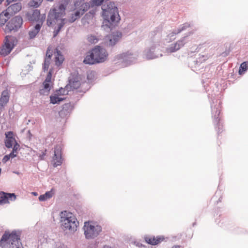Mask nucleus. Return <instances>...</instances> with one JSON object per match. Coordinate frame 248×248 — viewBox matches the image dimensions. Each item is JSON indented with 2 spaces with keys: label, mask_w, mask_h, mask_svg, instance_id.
Listing matches in <instances>:
<instances>
[{
  "label": "nucleus",
  "mask_w": 248,
  "mask_h": 248,
  "mask_svg": "<svg viewBox=\"0 0 248 248\" xmlns=\"http://www.w3.org/2000/svg\"><path fill=\"white\" fill-rule=\"evenodd\" d=\"M54 153L52 162L54 167H56L61 165L62 163L61 147L59 145L56 146L54 148Z\"/></svg>",
  "instance_id": "obj_11"
},
{
  "label": "nucleus",
  "mask_w": 248,
  "mask_h": 248,
  "mask_svg": "<svg viewBox=\"0 0 248 248\" xmlns=\"http://www.w3.org/2000/svg\"><path fill=\"white\" fill-rule=\"evenodd\" d=\"M66 3H60L52 8L48 15L47 24L48 26H52L54 28V37L59 33L61 28L66 22L63 17L65 15Z\"/></svg>",
  "instance_id": "obj_1"
},
{
  "label": "nucleus",
  "mask_w": 248,
  "mask_h": 248,
  "mask_svg": "<svg viewBox=\"0 0 248 248\" xmlns=\"http://www.w3.org/2000/svg\"><path fill=\"white\" fill-rule=\"evenodd\" d=\"M10 91L7 90H4L1 92L0 96V108H2L6 105L10 99Z\"/></svg>",
  "instance_id": "obj_16"
},
{
  "label": "nucleus",
  "mask_w": 248,
  "mask_h": 248,
  "mask_svg": "<svg viewBox=\"0 0 248 248\" xmlns=\"http://www.w3.org/2000/svg\"><path fill=\"white\" fill-rule=\"evenodd\" d=\"M172 248H180V247L179 246H174Z\"/></svg>",
  "instance_id": "obj_37"
},
{
  "label": "nucleus",
  "mask_w": 248,
  "mask_h": 248,
  "mask_svg": "<svg viewBox=\"0 0 248 248\" xmlns=\"http://www.w3.org/2000/svg\"><path fill=\"white\" fill-rule=\"evenodd\" d=\"M89 53L83 61L85 64H93L104 62L107 60L108 56L106 49L99 46H95Z\"/></svg>",
  "instance_id": "obj_3"
},
{
  "label": "nucleus",
  "mask_w": 248,
  "mask_h": 248,
  "mask_svg": "<svg viewBox=\"0 0 248 248\" xmlns=\"http://www.w3.org/2000/svg\"><path fill=\"white\" fill-rule=\"evenodd\" d=\"M52 47L51 46H49L46 52V58L45 59L51 60V58L52 55Z\"/></svg>",
  "instance_id": "obj_28"
},
{
  "label": "nucleus",
  "mask_w": 248,
  "mask_h": 248,
  "mask_svg": "<svg viewBox=\"0 0 248 248\" xmlns=\"http://www.w3.org/2000/svg\"><path fill=\"white\" fill-rule=\"evenodd\" d=\"M23 24V19L20 16H16L12 18L6 24L3 30L5 33L12 31H17Z\"/></svg>",
  "instance_id": "obj_8"
},
{
  "label": "nucleus",
  "mask_w": 248,
  "mask_h": 248,
  "mask_svg": "<svg viewBox=\"0 0 248 248\" xmlns=\"http://www.w3.org/2000/svg\"><path fill=\"white\" fill-rule=\"evenodd\" d=\"M11 158L9 155H5L2 159L3 163H5L7 162Z\"/></svg>",
  "instance_id": "obj_35"
},
{
  "label": "nucleus",
  "mask_w": 248,
  "mask_h": 248,
  "mask_svg": "<svg viewBox=\"0 0 248 248\" xmlns=\"http://www.w3.org/2000/svg\"><path fill=\"white\" fill-rule=\"evenodd\" d=\"M25 16L28 20L30 21H36L38 23L42 20V18L44 17V20L46 19V16L45 14L41 15L40 12L39 10L35 9L31 12H27Z\"/></svg>",
  "instance_id": "obj_9"
},
{
  "label": "nucleus",
  "mask_w": 248,
  "mask_h": 248,
  "mask_svg": "<svg viewBox=\"0 0 248 248\" xmlns=\"http://www.w3.org/2000/svg\"><path fill=\"white\" fill-rule=\"evenodd\" d=\"M43 0H31L29 2L30 6L37 7L39 6Z\"/></svg>",
  "instance_id": "obj_27"
},
{
  "label": "nucleus",
  "mask_w": 248,
  "mask_h": 248,
  "mask_svg": "<svg viewBox=\"0 0 248 248\" xmlns=\"http://www.w3.org/2000/svg\"><path fill=\"white\" fill-rule=\"evenodd\" d=\"M87 40L88 42L91 44L96 43L98 41V38L94 35L89 36L87 38Z\"/></svg>",
  "instance_id": "obj_29"
},
{
  "label": "nucleus",
  "mask_w": 248,
  "mask_h": 248,
  "mask_svg": "<svg viewBox=\"0 0 248 248\" xmlns=\"http://www.w3.org/2000/svg\"><path fill=\"white\" fill-rule=\"evenodd\" d=\"M50 60L45 59L43 65V70L45 72L47 71L49 68Z\"/></svg>",
  "instance_id": "obj_31"
},
{
  "label": "nucleus",
  "mask_w": 248,
  "mask_h": 248,
  "mask_svg": "<svg viewBox=\"0 0 248 248\" xmlns=\"http://www.w3.org/2000/svg\"><path fill=\"white\" fill-rule=\"evenodd\" d=\"M19 149L20 145L19 144L15 145L13 148L12 151L10 154H9V156H10L11 158H13L15 157H16L18 154V151L19 150Z\"/></svg>",
  "instance_id": "obj_25"
},
{
  "label": "nucleus",
  "mask_w": 248,
  "mask_h": 248,
  "mask_svg": "<svg viewBox=\"0 0 248 248\" xmlns=\"http://www.w3.org/2000/svg\"><path fill=\"white\" fill-rule=\"evenodd\" d=\"M74 10H80L85 13L90 8V4L85 2V0H76L74 4Z\"/></svg>",
  "instance_id": "obj_14"
},
{
  "label": "nucleus",
  "mask_w": 248,
  "mask_h": 248,
  "mask_svg": "<svg viewBox=\"0 0 248 248\" xmlns=\"http://www.w3.org/2000/svg\"><path fill=\"white\" fill-rule=\"evenodd\" d=\"M248 68V62H243L240 65L239 73L240 74H242L245 72Z\"/></svg>",
  "instance_id": "obj_26"
},
{
  "label": "nucleus",
  "mask_w": 248,
  "mask_h": 248,
  "mask_svg": "<svg viewBox=\"0 0 248 248\" xmlns=\"http://www.w3.org/2000/svg\"><path fill=\"white\" fill-rule=\"evenodd\" d=\"M17 43L16 38L12 35L5 36L3 44L0 47V55L5 57L9 55Z\"/></svg>",
  "instance_id": "obj_6"
},
{
  "label": "nucleus",
  "mask_w": 248,
  "mask_h": 248,
  "mask_svg": "<svg viewBox=\"0 0 248 248\" xmlns=\"http://www.w3.org/2000/svg\"><path fill=\"white\" fill-rule=\"evenodd\" d=\"M4 0H0V4L2 3V2Z\"/></svg>",
  "instance_id": "obj_38"
},
{
  "label": "nucleus",
  "mask_w": 248,
  "mask_h": 248,
  "mask_svg": "<svg viewBox=\"0 0 248 248\" xmlns=\"http://www.w3.org/2000/svg\"><path fill=\"white\" fill-rule=\"evenodd\" d=\"M179 32H180V31H178L177 32H175V33H174V34H177V33H179Z\"/></svg>",
  "instance_id": "obj_39"
},
{
  "label": "nucleus",
  "mask_w": 248,
  "mask_h": 248,
  "mask_svg": "<svg viewBox=\"0 0 248 248\" xmlns=\"http://www.w3.org/2000/svg\"><path fill=\"white\" fill-rule=\"evenodd\" d=\"M145 242L150 245H156L161 243L164 240L163 236H146L144 237Z\"/></svg>",
  "instance_id": "obj_15"
},
{
  "label": "nucleus",
  "mask_w": 248,
  "mask_h": 248,
  "mask_svg": "<svg viewBox=\"0 0 248 248\" xmlns=\"http://www.w3.org/2000/svg\"><path fill=\"white\" fill-rule=\"evenodd\" d=\"M44 22V17L42 18V20L36 24V25L32 28H31L28 32L29 39H34L37 34L39 33L40 29L42 26L43 23Z\"/></svg>",
  "instance_id": "obj_13"
},
{
  "label": "nucleus",
  "mask_w": 248,
  "mask_h": 248,
  "mask_svg": "<svg viewBox=\"0 0 248 248\" xmlns=\"http://www.w3.org/2000/svg\"><path fill=\"white\" fill-rule=\"evenodd\" d=\"M83 229L85 237L88 239L97 236L102 231L101 226L90 221L84 223Z\"/></svg>",
  "instance_id": "obj_7"
},
{
  "label": "nucleus",
  "mask_w": 248,
  "mask_h": 248,
  "mask_svg": "<svg viewBox=\"0 0 248 248\" xmlns=\"http://www.w3.org/2000/svg\"><path fill=\"white\" fill-rule=\"evenodd\" d=\"M80 86V83L79 81H75L70 82V86L72 89H78Z\"/></svg>",
  "instance_id": "obj_32"
},
{
  "label": "nucleus",
  "mask_w": 248,
  "mask_h": 248,
  "mask_svg": "<svg viewBox=\"0 0 248 248\" xmlns=\"http://www.w3.org/2000/svg\"><path fill=\"white\" fill-rule=\"evenodd\" d=\"M102 9L104 25L110 28L111 26L117 23L120 20L118 8L114 2L109 1L104 4L102 7Z\"/></svg>",
  "instance_id": "obj_2"
},
{
  "label": "nucleus",
  "mask_w": 248,
  "mask_h": 248,
  "mask_svg": "<svg viewBox=\"0 0 248 248\" xmlns=\"http://www.w3.org/2000/svg\"><path fill=\"white\" fill-rule=\"evenodd\" d=\"M184 44L185 43L183 40H179L175 44H172L169 47L167 48L166 51L168 53L174 52L183 46Z\"/></svg>",
  "instance_id": "obj_18"
},
{
  "label": "nucleus",
  "mask_w": 248,
  "mask_h": 248,
  "mask_svg": "<svg viewBox=\"0 0 248 248\" xmlns=\"http://www.w3.org/2000/svg\"><path fill=\"white\" fill-rule=\"evenodd\" d=\"M121 33L119 32H116L108 36L107 37L109 40L108 45L109 46L114 45L116 42L121 38Z\"/></svg>",
  "instance_id": "obj_21"
},
{
  "label": "nucleus",
  "mask_w": 248,
  "mask_h": 248,
  "mask_svg": "<svg viewBox=\"0 0 248 248\" xmlns=\"http://www.w3.org/2000/svg\"><path fill=\"white\" fill-rule=\"evenodd\" d=\"M74 13L71 14L69 16L68 20L70 23L74 22L77 19L79 18L81 16L83 15L84 13L80 11V10L73 9Z\"/></svg>",
  "instance_id": "obj_22"
},
{
  "label": "nucleus",
  "mask_w": 248,
  "mask_h": 248,
  "mask_svg": "<svg viewBox=\"0 0 248 248\" xmlns=\"http://www.w3.org/2000/svg\"><path fill=\"white\" fill-rule=\"evenodd\" d=\"M62 91H63V92H65L64 90H63L62 88L59 90V91H57V93L51 95L50 96V103L55 104H59L60 102L63 101L64 100V98H62V97H60L59 96V95H60L62 93Z\"/></svg>",
  "instance_id": "obj_19"
},
{
  "label": "nucleus",
  "mask_w": 248,
  "mask_h": 248,
  "mask_svg": "<svg viewBox=\"0 0 248 248\" xmlns=\"http://www.w3.org/2000/svg\"><path fill=\"white\" fill-rule=\"evenodd\" d=\"M16 198L14 193L0 192V205L9 203L10 201H14Z\"/></svg>",
  "instance_id": "obj_12"
},
{
  "label": "nucleus",
  "mask_w": 248,
  "mask_h": 248,
  "mask_svg": "<svg viewBox=\"0 0 248 248\" xmlns=\"http://www.w3.org/2000/svg\"><path fill=\"white\" fill-rule=\"evenodd\" d=\"M53 195V192L52 190L46 192L44 194L41 195L39 197V200L40 201H45L51 198Z\"/></svg>",
  "instance_id": "obj_24"
},
{
  "label": "nucleus",
  "mask_w": 248,
  "mask_h": 248,
  "mask_svg": "<svg viewBox=\"0 0 248 248\" xmlns=\"http://www.w3.org/2000/svg\"><path fill=\"white\" fill-rule=\"evenodd\" d=\"M55 54V63L57 66L61 65L63 61L64 57L63 55L62 54L60 51H59L57 48H56L55 51H54Z\"/></svg>",
  "instance_id": "obj_20"
},
{
  "label": "nucleus",
  "mask_w": 248,
  "mask_h": 248,
  "mask_svg": "<svg viewBox=\"0 0 248 248\" xmlns=\"http://www.w3.org/2000/svg\"><path fill=\"white\" fill-rule=\"evenodd\" d=\"M105 0H91L90 4L92 6L101 5Z\"/></svg>",
  "instance_id": "obj_30"
},
{
  "label": "nucleus",
  "mask_w": 248,
  "mask_h": 248,
  "mask_svg": "<svg viewBox=\"0 0 248 248\" xmlns=\"http://www.w3.org/2000/svg\"><path fill=\"white\" fill-rule=\"evenodd\" d=\"M46 150H45L44 151H43L42 153V154L39 155V157L41 160H43L44 159V157L46 155Z\"/></svg>",
  "instance_id": "obj_36"
},
{
  "label": "nucleus",
  "mask_w": 248,
  "mask_h": 248,
  "mask_svg": "<svg viewBox=\"0 0 248 248\" xmlns=\"http://www.w3.org/2000/svg\"><path fill=\"white\" fill-rule=\"evenodd\" d=\"M5 139L4 140V143L5 146L7 148H12L15 145L18 144L15 138V135L13 131H8L5 132Z\"/></svg>",
  "instance_id": "obj_10"
},
{
  "label": "nucleus",
  "mask_w": 248,
  "mask_h": 248,
  "mask_svg": "<svg viewBox=\"0 0 248 248\" xmlns=\"http://www.w3.org/2000/svg\"><path fill=\"white\" fill-rule=\"evenodd\" d=\"M61 222L62 227L64 231L74 232L78 227L77 218L72 213L66 211L61 213Z\"/></svg>",
  "instance_id": "obj_5"
},
{
  "label": "nucleus",
  "mask_w": 248,
  "mask_h": 248,
  "mask_svg": "<svg viewBox=\"0 0 248 248\" xmlns=\"http://www.w3.org/2000/svg\"><path fill=\"white\" fill-rule=\"evenodd\" d=\"M1 169L0 168V173H1Z\"/></svg>",
  "instance_id": "obj_40"
},
{
  "label": "nucleus",
  "mask_w": 248,
  "mask_h": 248,
  "mask_svg": "<svg viewBox=\"0 0 248 248\" xmlns=\"http://www.w3.org/2000/svg\"><path fill=\"white\" fill-rule=\"evenodd\" d=\"M50 83H48L46 82H43L44 88L47 92H48L50 89Z\"/></svg>",
  "instance_id": "obj_34"
},
{
  "label": "nucleus",
  "mask_w": 248,
  "mask_h": 248,
  "mask_svg": "<svg viewBox=\"0 0 248 248\" xmlns=\"http://www.w3.org/2000/svg\"><path fill=\"white\" fill-rule=\"evenodd\" d=\"M52 70L50 69L49 71L48 72L47 75L46 76V78L44 81V82H49L51 83V78H52Z\"/></svg>",
  "instance_id": "obj_33"
},
{
  "label": "nucleus",
  "mask_w": 248,
  "mask_h": 248,
  "mask_svg": "<svg viewBox=\"0 0 248 248\" xmlns=\"http://www.w3.org/2000/svg\"><path fill=\"white\" fill-rule=\"evenodd\" d=\"M9 14L6 11L5 13L0 14V26L3 27L9 18Z\"/></svg>",
  "instance_id": "obj_23"
},
{
  "label": "nucleus",
  "mask_w": 248,
  "mask_h": 248,
  "mask_svg": "<svg viewBox=\"0 0 248 248\" xmlns=\"http://www.w3.org/2000/svg\"><path fill=\"white\" fill-rule=\"evenodd\" d=\"M22 9V4L21 3H16L11 5L7 7L6 11L9 15H15L19 12Z\"/></svg>",
  "instance_id": "obj_17"
},
{
  "label": "nucleus",
  "mask_w": 248,
  "mask_h": 248,
  "mask_svg": "<svg viewBox=\"0 0 248 248\" xmlns=\"http://www.w3.org/2000/svg\"><path fill=\"white\" fill-rule=\"evenodd\" d=\"M1 248H23L20 237L15 232L5 233L0 240Z\"/></svg>",
  "instance_id": "obj_4"
}]
</instances>
